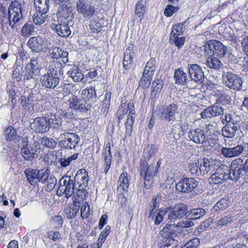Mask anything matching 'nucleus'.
<instances>
[{
    "label": "nucleus",
    "instance_id": "a18cd8bd",
    "mask_svg": "<svg viewBox=\"0 0 248 248\" xmlns=\"http://www.w3.org/2000/svg\"><path fill=\"white\" fill-rule=\"evenodd\" d=\"M199 161L202 164L200 167L202 174L207 173L210 171V168L212 166V162L205 157L199 160Z\"/></svg>",
    "mask_w": 248,
    "mask_h": 248
},
{
    "label": "nucleus",
    "instance_id": "e2e57ef3",
    "mask_svg": "<svg viewBox=\"0 0 248 248\" xmlns=\"http://www.w3.org/2000/svg\"><path fill=\"white\" fill-rule=\"evenodd\" d=\"M78 105V111L85 112L91 108V104L83 100H79Z\"/></svg>",
    "mask_w": 248,
    "mask_h": 248
},
{
    "label": "nucleus",
    "instance_id": "72a5a7b5",
    "mask_svg": "<svg viewBox=\"0 0 248 248\" xmlns=\"http://www.w3.org/2000/svg\"><path fill=\"white\" fill-rule=\"evenodd\" d=\"M163 85V81L161 78L155 79L152 84L151 96L155 97L156 94L161 91Z\"/></svg>",
    "mask_w": 248,
    "mask_h": 248
},
{
    "label": "nucleus",
    "instance_id": "052dcab7",
    "mask_svg": "<svg viewBox=\"0 0 248 248\" xmlns=\"http://www.w3.org/2000/svg\"><path fill=\"white\" fill-rule=\"evenodd\" d=\"M46 183H47L46 190L47 191H51L54 188L57 183V180L54 176L51 175L47 178Z\"/></svg>",
    "mask_w": 248,
    "mask_h": 248
},
{
    "label": "nucleus",
    "instance_id": "c85d7f7f",
    "mask_svg": "<svg viewBox=\"0 0 248 248\" xmlns=\"http://www.w3.org/2000/svg\"><path fill=\"white\" fill-rule=\"evenodd\" d=\"M133 47H128L124 51V55L123 60V66L125 69L130 68L132 60L134 57V53L132 52Z\"/></svg>",
    "mask_w": 248,
    "mask_h": 248
},
{
    "label": "nucleus",
    "instance_id": "e433bc0d",
    "mask_svg": "<svg viewBox=\"0 0 248 248\" xmlns=\"http://www.w3.org/2000/svg\"><path fill=\"white\" fill-rule=\"evenodd\" d=\"M146 3V0H139L136 6L135 14L140 18V21L141 20L144 15Z\"/></svg>",
    "mask_w": 248,
    "mask_h": 248
},
{
    "label": "nucleus",
    "instance_id": "09e8293b",
    "mask_svg": "<svg viewBox=\"0 0 248 248\" xmlns=\"http://www.w3.org/2000/svg\"><path fill=\"white\" fill-rule=\"evenodd\" d=\"M167 213V211L166 210L162 209L160 210L159 212L156 213V215H155V213H154L152 216H150V215L149 217H152L155 225H158L162 221L164 216Z\"/></svg>",
    "mask_w": 248,
    "mask_h": 248
},
{
    "label": "nucleus",
    "instance_id": "8fccbe9b",
    "mask_svg": "<svg viewBox=\"0 0 248 248\" xmlns=\"http://www.w3.org/2000/svg\"><path fill=\"white\" fill-rule=\"evenodd\" d=\"M39 73H38V71H36V70H35L34 69H33V70H31L26 67L25 73L24 76V78L27 80L31 79L32 80L33 82H34L35 78Z\"/></svg>",
    "mask_w": 248,
    "mask_h": 248
},
{
    "label": "nucleus",
    "instance_id": "c756f323",
    "mask_svg": "<svg viewBox=\"0 0 248 248\" xmlns=\"http://www.w3.org/2000/svg\"><path fill=\"white\" fill-rule=\"evenodd\" d=\"M206 65L209 68L215 70L219 69L222 67V63L221 60L214 55L211 56L207 59Z\"/></svg>",
    "mask_w": 248,
    "mask_h": 248
},
{
    "label": "nucleus",
    "instance_id": "5701e85b",
    "mask_svg": "<svg viewBox=\"0 0 248 248\" xmlns=\"http://www.w3.org/2000/svg\"><path fill=\"white\" fill-rule=\"evenodd\" d=\"M235 165H231L230 168H229L228 171L229 179L234 182H237L240 178L243 177L245 173L242 169L241 166H235Z\"/></svg>",
    "mask_w": 248,
    "mask_h": 248
},
{
    "label": "nucleus",
    "instance_id": "2eb2a0df",
    "mask_svg": "<svg viewBox=\"0 0 248 248\" xmlns=\"http://www.w3.org/2000/svg\"><path fill=\"white\" fill-rule=\"evenodd\" d=\"M240 130V126L238 123H230L226 124L221 129L222 135L224 137L229 139L233 138Z\"/></svg>",
    "mask_w": 248,
    "mask_h": 248
},
{
    "label": "nucleus",
    "instance_id": "39448f33",
    "mask_svg": "<svg viewBox=\"0 0 248 248\" xmlns=\"http://www.w3.org/2000/svg\"><path fill=\"white\" fill-rule=\"evenodd\" d=\"M140 175L144 179V187L146 189H149L151 187V184L153 182V179L154 175V165H148L145 161L142 162L140 167Z\"/></svg>",
    "mask_w": 248,
    "mask_h": 248
},
{
    "label": "nucleus",
    "instance_id": "13d9d810",
    "mask_svg": "<svg viewBox=\"0 0 248 248\" xmlns=\"http://www.w3.org/2000/svg\"><path fill=\"white\" fill-rule=\"evenodd\" d=\"M161 200V195L160 193H158L155 199H153L152 201L153 205L152 209L150 211V216H152L154 213H156V208L159 207V203Z\"/></svg>",
    "mask_w": 248,
    "mask_h": 248
},
{
    "label": "nucleus",
    "instance_id": "ddd939ff",
    "mask_svg": "<svg viewBox=\"0 0 248 248\" xmlns=\"http://www.w3.org/2000/svg\"><path fill=\"white\" fill-rule=\"evenodd\" d=\"M40 82L46 88L54 89L60 83V78L46 71L41 76Z\"/></svg>",
    "mask_w": 248,
    "mask_h": 248
},
{
    "label": "nucleus",
    "instance_id": "412c9836",
    "mask_svg": "<svg viewBox=\"0 0 248 248\" xmlns=\"http://www.w3.org/2000/svg\"><path fill=\"white\" fill-rule=\"evenodd\" d=\"M74 181L75 183L78 184L79 191L83 188V187H82V186H86L88 181V175L86 170H79L74 177Z\"/></svg>",
    "mask_w": 248,
    "mask_h": 248
},
{
    "label": "nucleus",
    "instance_id": "49530a36",
    "mask_svg": "<svg viewBox=\"0 0 248 248\" xmlns=\"http://www.w3.org/2000/svg\"><path fill=\"white\" fill-rule=\"evenodd\" d=\"M34 31V26L31 23H26L22 27L21 33L23 36L26 37L32 34Z\"/></svg>",
    "mask_w": 248,
    "mask_h": 248
},
{
    "label": "nucleus",
    "instance_id": "5fc2aeb1",
    "mask_svg": "<svg viewBox=\"0 0 248 248\" xmlns=\"http://www.w3.org/2000/svg\"><path fill=\"white\" fill-rule=\"evenodd\" d=\"M32 100L29 97L21 96V104L25 108H28V110L30 112H31L33 109V106L31 105Z\"/></svg>",
    "mask_w": 248,
    "mask_h": 248
},
{
    "label": "nucleus",
    "instance_id": "bf43d9fd",
    "mask_svg": "<svg viewBox=\"0 0 248 248\" xmlns=\"http://www.w3.org/2000/svg\"><path fill=\"white\" fill-rule=\"evenodd\" d=\"M199 244L200 239L196 237L189 240L181 248H196Z\"/></svg>",
    "mask_w": 248,
    "mask_h": 248
},
{
    "label": "nucleus",
    "instance_id": "cd10ccee",
    "mask_svg": "<svg viewBox=\"0 0 248 248\" xmlns=\"http://www.w3.org/2000/svg\"><path fill=\"white\" fill-rule=\"evenodd\" d=\"M103 154L104 155L105 172L106 174H107V173L108 172V170L110 168V165L111 164L112 159L110 153V147L109 143L106 145V147L105 148V150Z\"/></svg>",
    "mask_w": 248,
    "mask_h": 248
},
{
    "label": "nucleus",
    "instance_id": "7ed1b4c3",
    "mask_svg": "<svg viewBox=\"0 0 248 248\" xmlns=\"http://www.w3.org/2000/svg\"><path fill=\"white\" fill-rule=\"evenodd\" d=\"M23 1L15 0L10 5L8 10V20L10 26L13 28L21 18H22Z\"/></svg>",
    "mask_w": 248,
    "mask_h": 248
},
{
    "label": "nucleus",
    "instance_id": "b1692460",
    "mask_svg": "<svg viewBox=\"0 0 248 248\" xmlns=\"http://www.w3.org/2000/svg\"><path fill=\"white\" fill-rule=\"evenodd\" d=\"M130 180L128 177V174L126 172H124L120 175L118 180V189L120 191V192H126L128 190V187L130 184ZM124 196L123 194L120 195Z\"/></svg>",
    "mask_w": 248,
    "mask_h": 248
},
{
    "label": "nucleus",
    "instance_id": "2f4dec72",
    "mask_svg": "<svg viewBox=\"0 0 248 248\" xmlns=\"http://www.w3.org/2000/svg\"><path fill=\"white\" fill-rule=\"evenodd\" d=\"M214 55L219 58L225 57L228 51V48L219 41H216V48L214 50Z\"/></svg>",
    "mask_w": 248,
    "mask_h": 248
},
{
    "label": "nucleus",
    "instance_id": "4c0bfd02",
    "mask_svg": "<svg viewBox=\"0 0 248 248\" xmlns=\"http://www.w3.org/2000/svg\"><path fill=\"white\" fill-rule=\"evenodd\" d=\"M230 205V202L227 198H222L214 207L216 211H223Z\"/></svg>",
    "mask_w": 248,
    "mask_h": 248
},
{
    "label": "nucleus",
    "instance_id": "4468645a",
    "mask_svg": "<svg viewBox=\"0 0 248 248\" xmlns=\"http://www.w3.org/2000/svg\"><path fill=\"white\" fill-rule=\"evenodd\" d=\"M63 18V17L58 18V23H53L51 25V28L55 30L59 36L67 37L71 34V31L68 25L65 22H62Z\"/></svg>",
    "mask_w": 248,
    "mask_h": 248
},
{
    "label": "nucleus",
    "instance_id": "a19ab883",
    "mask_svg": "<svg viewBox=\"0 0 248 248\" xmlns=\"http://www.w3.org/2000/svg\"><path fill=\"white\" fill-rule=\"evenodd\" d=\"M215 95L218 97L217 100V103L219 105H226L231 103V97L226 93H217Z\"/></svg>",
    "mask_w": 248,
    "mask_h": 248
},
{
    "label": "nucleus",
    "instance_id": "423d86ee",
    "mask_svg": "<svg viewBox=\"0 0 248 248\" xmlns=\"http://www.w3.org/2000/svg\"><path fill=\"white\" fill-rule=\"evenodd\" d=\"M223 82L228 88L234 90H240L242 89L243 81L238 76L227 72L223 74Z\"/></svg>",
    "mask_w": 248,
    "mask_h": 248
},
{
    "label": "nucleus",
    "instance_id": "864d4df0",
    "mask_svg": "<svg viewBox=\"0 0 248 248\" xmlns=\"http://www.w3.org/2000/svg\"><path fill=\"white\" fill-rule=\"evenodd\" d=\"M82 94L86 95L88 99L93 100L97 97L96 91L93 87L87 88L82 91Z\"/></svg>",
    "mask_w": 248,
    "mask_h": 248
},
{
    "label": "nucleus",
    "instance_id": "9b49d317",
    "mask_svg": "<svg viewBox=\"0 0 248 248\" xmlns=\"http://www.w3.org/2000/svg\"><path fill=\"white\" fill-rule=\"evenodd\" d=\"M187 69L191 80L200 84H202L204 81V73L199 65L188 64Z\"/></svg>",
    "mask_w": 248,
    "mask_h": 248
},
{
    "label": "nucleus",
    "instance_id": "680f3d73",
    "mask_svg": "<svg viewBox=\"0 0 248 248\" xmlns=\"http://www.w3.org/2000/svg\"><path fill=\"white\" fill-rule=\"evenodd\" d=\"M90 206L87 202H85L80 209L81 217L83 218H86L90 215Z\"/></svg>",
    "mask_w": 248,
    "mask_h": 248
},
{
    "label": "nucleus",
    "instance_id": "4d7b16f0",
    "mask_svg": "<svg viewBox=\"0 0 248 248\" xmlns=\"http://www.w3.org/2000/svg\"><path fill=\"white\" fill-rule=\"evenodd\" d=\"M233 219V217L232 216H225L217 221V225L220 227L223 226H227L232 222Z\"/></svg>",
    "mask_w": 248,
    "mask_h": 248
},
{
    "label": "nucleus",
    "instance_id": "0eeeda50",
    "mask_svg": "<svg viewBox=\"0 0 248 248\" xmlns=\"http://www.w3.org/2000/svg\"><path fill=\"white\" fill-rule=\"evenodd\" d=\"M168 214V220L174 222L177 219H181L187 214V206L185 203H180L175 205Z\"/></svg>",
    "mask_w": 248,
    "mask_h": 248
},
{
    "label": "nucleus",
    "instance_id": "a878e982",
    "mask_svg": "<svg viewBox=\"0 0 248 248\" xmlns=\"http://www.w3.org/2000/svg\"><path fill=\"white\" fill-rule=\"evenodd\" d=\"M25 173L27 180L31 185H34L38 183L39 170L35 169H28L25 170Z\"/></svg>",
    "mask_w": 248,
    "mask_h": 248
},
{
    "label": "nucleus",
    "instance_id": "bb28decb",
    "mask_svg": "<svg viewBox=\"0 0 248 248\" xmlns=\"http://www.w3.org/2000/svg\"><path fill=\"white\" fill-rule=\"evenodd\" d=\"M80 207V203L75 200L73 201V204L65 210L66 217L68 219L74 218L77 214Z\"/></svg>",
    "mask_w": 248,
    "mask_h": 248
},
{
    "label": "nucleus",
    "instance_id": "37998d69",
    "mask_svg": "<svg viewBox=\"0 0 248 248\" xmlns=\"http://www.w3.org/2000/svg\"><path fill=\"white\" fill-rule=\"evenodd\" d=\"M5 140L7 141H12L16 138V130L12 126H8L4 131Z\"/></svg>",
    "mask_w": 248,
    "mask_h": 248
},
{
    "label": "nucleus",
    "instance_id": "f03ea898",
    "mask_svg": "<svg viewBox=\"0 0 248 248\" xmlns=\"http://www.w3.org/2000/svg\"><path fill=\"white\" fill-rule=\"evenodd\" d=\"M58 139L59 145L66 150L74 149L79 140V137L76 133L64 131L62 133Z\"/></svg>",
    "mask_w": 248,
    "mask_h": 248
},
{
    "label": "nucleus",
    "instance_id": "f3484780",
    "mask_svg": "<svg viewBox=\"0 0 248 248\" xmlns=\"http://www.w3.org/2000/svg\"><path fill=\"white\" fill-rule=\"evenodd\" d=\"M244 147L240 144L233 147H222L221 154L226 157L231 158L240 155L244 151Z\"/></svg>",
    "mask_w": 248,
    "mask_h": 248
},
{
    "label": "nucleus",
    "instance_id": "58836bf2",
    "mask_svg": "<svg viewBox=\"0 0 248 248\" xmlns=\"http://www.w3.org/2000/svg\"><path fill=\"white\" fill-rule=\"evenodd\" d=\"M216 41L217 40H209L203 46L204 52L206 54L210 56L214 55V53L215 52L214 50L216 48Z\"/></svg>",
    "mask_w": 248,
    "mask_h": 248
},
{
    "label": "nucleus",
    "instance_id": "a211bd4d",
    "mask_svg": "<svg viewBox=\"0 0 248 248\" xmlns=\"http://www.w3.org/2000/svg\"><path fill=\"white\" fill-rule=\"evenodd\" d=\"M188 137L197 144H204L207 140L203 131L200 128L191 130L188 133Z\"/></svg>",
    "mask_w": 248,
    "mask_h": 248
},
{
    "label": "nucleus",
    "instance_id": "dca6fc26",
    "mask_svg": "<svg viewBox=\"0 0 248 248\" xmlns=\"http://www.w3.org/2000/svg\"><path fill=\"white\" fill-rule=\"evenodd\" d=\"M224 108L219 106H213L204 109L201 113L203 119L211 118L220 115H223Z\"/></svg>",
    "mask_w": 248,
    "mask_h": 248
},
{
    "label": "nucleus",
    "instance_id": "c03bdc74",
    "mask_svg": "<svg viewBox=\"0 0 248 248\" xmlns=\"http://www.w3.org/2000/svg\"><path fill=\"white\" fill-rule=\"evenodd\" d=\"M206 213L205 210L202 208H195L190 211L189 215L190 219H197L204 216Z\"/></svg>",
    "mask_w": 248,
    "mask_h": 248
},
{
    "label": "nucleus",
    "instance_id": "f704fd0d",
    "mask_svg": "<svg viewBox=\"0 0 248 248\" xmlns=\"http://www.w3.org/2000/svg\"><path fill=\"white\" fill-rule=\"evenodd\" d=\"M36 152V151L33 152L32 148L31 150H30L29 147L24 146L21 149L22 156L26 160L29 161H31L36 157V156H37V154H35Z\"/></svg>",
    "mask_w": 248,
    "mask_h": 248
},
{
    "label": "nucleus",
    "instance_id": "69168bd1",
    "mask_svg": "<svg viewBox=\"0 0 248 248\" xmlns=\"http://www.w3.org/2000/svg\"><path fill=\"white\" fill-rule=\"evenodd\" d=\"M186 28L181 27L179 25H176L173 27L170 35L172 36H179L185 30Z\"/></svg>",
    "mask_w": 248,
    "mask_h": 248
},
{
    "label": "nucleus",
    "instance_id": "4be33fe9",
    "mask_svg": "<svg viewBox=\"0 0 248 248\" xmlns=\"http://www.w3.org/2000/svg\"><path fill=\"white\" fill-rule=\"evenodd\" d=\"M175 83L178 85H186L188 81L187 74L185 72L182 68L175 70L173 75Z\"/></svg>",
    "mask_w": 248,
    "mask_h": 248
},
{
    "label": "nucleus",
    "instance_id": "20e7f679",
    "mask_svg": "<svg viewBox=\"0 0 248 248\" xmlns=\"http://www.w3.org/2000/svg\"><path fill=\"white\" fill-rule=\"evenodd\" d=\"M53 121L47 120L45 117L36 118L30 122V127L37 133H44L48 132L52 126Z\"/></svg>",
    "mask_w": 248,
    "mask_h": 248
},
{
    "label": "nucleus",
    "instance_id": "f257e3e1",
    "mask_svg": "<svg viewBox=\"0 0 248 248\" xmlns=\"http://www.w3.org/2000/svg\"><path fill=\"white\" fill-rule=\"evenodd\" d=\"M187 230L178 225L167 224L160 231L162 247L164 248H175L178 242L183 239Z\"/></svg>",
    "mask_w": 248,
    "mask_h": 248
},
{
    "label": "nucleus",
    "instance_id": "f8f14e48",
    "mask_svg": "<svg viewBox=\"0 0 248 248\" xmlns=\"http://www.w3.org/2000/svg\"><path fill=\"white\" fill-rule=\"evenodd\" d=\"M60 186H59V190L65 191V196L68 198L70 197L74 193L75 188V182L71 179L70 176L66 175L62 177L60 180Z\"/></svg>",
    "mask_w": 248,
    "mask_h": 248
},
{
    "label": "nucleus",
    "instance_id": "aec40b11",
    "mask_svg": "<svg viewBox=\"0 0 248 248\" xmlns=\"http://www.w3.org/2000/svg\"><path fill=\"white\" fill-rule=\"evenodd\" d=\"M27 45L31 50L39 52L44 48V41L43 38L39 36L32 37L29 39Z\"/></svg>",
    "mask_w": 248,
    "mask_h": 248
},
{
    "label": "nucleus",
    "instance_id": "338daca9",
    "mask_svg": "<svg viewBox=\"0 0 248 248\" xmlns=\"http://www.w3.org/2000/svg\"><path fill=\"white\" fill-rule=\"evenodd\" d=\"M26 67L31 70H33V69H34L35 70H36V71H38V73L40 72V69L38 66V59L36 58H34L31 59V60L30 63L27 64Z\"/></svg>",
    "mask_w": 248,
    "mask_h": 248
},
{
    "label": "nucleus",
    "instance_id": "774afa93",
    "mask_svg": "<svg viewBox=\"0 0 248 248\" xmlns=\"http://www.w3.org/2000/svg\"><path fill=\"white\" fill-rule=\"evenodd\" d=\"M178 9L177 7L171 5H168L165 8L164 15L168 17L171 16Z\"/></svg>",
    "mask_w": 248,
    "mask_h": 248
},
{
    "label": "nucleus",
    "instance_id": "473e14b6",
    "mask_svg": "<svg viewBox=\"0 0 248 248\" xmlns=\"http://www.w3.org/2000/svg\"><path fill=\"white\" fill-rule=\"evenodd\" d=\"M34 5L36 10L47 13L50 6L49 0H34Z\"/></svg>",
    "mask_w": 248,
    "mask_h": 248
},
{
    "label": "nucleus",
    "instance_id": "79ce46f5",
    "mask_svg": "<svg viewBox=\"0 0 248 248\" xmlns=\"http://www.w3.org/2000/svg\"><path fill=\"white\" fill-rule=\"evenodd\" d=\"M201 163L199 161V159L197 162L190 164L188 168L190 173L193 175L200 176L202 174V171L201 168Z\"/></svg>",
    "mask_w": 248,
    "mask_h": 248
},
{
    "label": "nucleus",
    "instance_id": "6ab92c4d",
    "mask_svg": "<svg viewBox=\"0 0 248 248\" xmlns=\"http://www.w3.org/2000/svg\"><path fill=\"white\" fill-rule=\"evenodd\" d=\"M164 119L167 122H173L175 120V115L178 113V106L174 103L167 106L164 109Z\"/></svg>",
    "mask_w": 248,
    "mask_h": 248
},
{
    "label": "nucleus",
    "instance_id": "3c124183",
    "mask_svg": "<svg viewBox=\"0 0 248 248\" xmlns=\"http://www.w3.org/2000/svg\"><path fill=\"white\" fill-rule=\"evenodd\" d=\"M127 108H128L129 113L126 124L127 125H131L134 121V118L135 117V110L134 109V106L133 104H129L127 106Z\"/></svg>",
    "mask_w": 248,
    "mask_h": 248
},
{
    "label": "nucleus",
    "instance_id": "0e129e2a",
    "mask_svg": "<svg viewBox=\"0 0 248 248\" xmlns=\"http://www.w3.org/2000/svg\"><path fill=\"white\" fill-rule=\"evenodd\" d=\"M62 48L58 47H52L49 51V53L52 59L57 60L60 58V52H61Z\"/></svg>",
    "mask_w": 248,
    "mask_h": 248
},
{
    "label": "nucleus",
    "instance_id": "c9c22d12",
    "mask_svg": "<svg viewBox=\"0 0 248 248\" xmlns=\"http://www.w3.org/2000/svg\"><path fill=\"white\" fill-rule=\"evenodd\" d=\"M156 61L155 58H152L147 62L145 67L144 75H148V77L153 76L155 69Z\"/></svg>",
    "mask_w": 248,
    "mask_h": 248
},
{
    "label": "nucleus",
    "instance_id": "9d476101",
    "mask_svg": "<svg viewBox=\"0 0 248 248\" xmlns=\"http://www.w3.org/2000/svg\"><path fill=\"white\" fill-rule=\"evenodd\" d=\"M78 12L85 18H89L94 14L95 8L92 3L86 0H78L76 4Z\"/></svg>",
    "mask_w": 248,
    "mask_h": 248
},
{
    "label": "nucleus",
    "instance_id": "7c9ffc66",
    "mask_svg": "<svg viewBox=\"0 0 248 248\" xmlns=\"http://www.w3.org/2000/svg\"><path fill=\"white\" fill-rule=\"evenodd\" d=\"M47 13L36 10L35 13L32 16L33 22L36 24L40 25L44 23L47 19Z\"/></svg>",
    "mask_w": 248,
    "mask_h": 248
},
{
    "label": "nucleus",
    "instance_id": "603ef678",
    "mask_svg": "<svg viewBox=\"0 0 248 248\" xmlns=\"http://www.w3.org/2000/svg\"><path fill=\"white\" fill-rule=\"evenodd\" d=\"M185 41L184 37H179V36L170 35V42H173L178 48H181L184 45Z\"/></svg>",
    "mask_w": 248,
    "mask_h": 248
},
{
    "label": "nucleus",
    "instance_id": "6e6552de",
    "mask_svg": "<svg viewBox=\"0 0 248 248\" xmlns=\"http://www.w3.org/2000/svg\"><path fill=\"white\" fill-rule=\"evenodd\" d=\"M198 182L193 178H185L180 180L175 186L177 191L189 193L197 187Z\"/></svg>",
    "mask_w": 248,
    "mask_h": 248
},
{
    "label": "nucleus",
    "instance_id": "1a4fd4ad",
    "mask_svg": "<svg viewBox=\"0 0 248 248\" xmlns=\"http://www.w3.org/2000/svg\"><path fill=\"white\" fill-rule=\"evenodd\" d=\"M229 167L225 165H221L210 177V182L214 184H222L229 180Z\"/></svg>",
    "mask_w": 248,
    "mask_h": 248
},
{
    "label": "nucleus",
    "instance_id": "393cba45",
    "mask_svg": "<svg viewBox=\"0 0 248 248\" xmlns=\"http://www.w3.org/2000/svg\"><path fill=\"white\" fill-rule=\"evenodd\" d=\"M46 71L60 78V76L63 74L62 64L57 61H53L48 68L46 69Z\"/></svg>",
    "mask_w": 248,
    "mask_h": 248
},
{
    "label": "nucleus",
    "instance_id": "de8ad7c7",
    "mask_svg": "<svg viewBox=\"0 0 248 248\" xmlns=\"http://www.w3.org/2000/svg\"><path fill=\"white\" fill-rule=\"evenodd\" d=\"M39 142L43 146H45L50 148H54L57 145V142L53 139H49L46 137L40 138Z\"/></svg>",
    "mask_w": 248,
    "mask_h": 248
},
{
    "label": "nucleus",
    "instance_id": "ea45409f",
    "mask_svg": "<svg viewBox=\"0 0 248 248\" xmlns=\"http://www.w3.org/2000/svg\"><path fill=\"white\" fill-rule=\"evenodd\" d=\"M78 153H75L69 157L64 156L63 157L59 158L58 159V162L62 167H66L70 165L72 161L77 159L78 157Z\"/></svg>",
    "mask_w": 248,
    "mask_h": 248
},
{
    "label": "nucleus",
    "instance_id": "6e6d98bb",
    "mask_svg": "<svg viewBox=\"0 0 248 248\" xmlns=\"http://www.w3.org/2000/svg\"><path fill=\"white\" fill-rule=\"evenodd\" d=\"M152 76L148 77V75H144V72H143L142 77L141 78L139 85L143 88H147L150 84Z\"/></svg>",
    "mask_w": 248,
    "mask_h": 248
}]
</instances>
